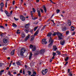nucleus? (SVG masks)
Wrapping results in <instances>:
<instances>
[{
	"label": "nucleus",
	"instance_id": "obj_60",
	"mask_svg": "<svg viewBox=\"0 0 76 76\" xmlns=\"http://www.w3.org/2000/svg\"><path fill=\"white\" fill-rule=\"evenodd\" d=\"M39 0H36V2H39Z\"/></svg>",
	"mask_w": 76,
	"mask_h": 76
},
{
	"label": "nucleus",
	"instance_id": "obj_3",
	"mask_svg": "<svg viewBox=\"0 0 76 76\" xmlns=\"http://www.w3.org/2000/svg\"><path fill=\"white\" fill-rule=\"evenodd\" d=\"M48 72V69H43L42 71H41V73H42V74L43 75H46Z\"/></svg>",
	"mask_w": 76,
	"mask_h": 76
},
{
	"label": "nucleus",
	"instance_id": "obj_51",
	"mask_svg": "<svg viewBox=\"0 0 76 76\" xmlns=\"http://www.w3.org/2000/svg\"><path fill=\"white\" fill-rule=\"evenodd\" d=\"M0 28H3V26H0Z\"/></svg>",
	"mask_w": 76,
	"mask_h": 76
},
{
	"label": "nucleus",
	"instance_id": "obj_9",
	"mask_svg": "<svg viewBox=\"0 0 76 76\" xmlns=\"http://www.w3.org/2000/svg\"><path fill=\"white\" fill-rule=\"evenodd\" d=\"M47 43V42L46 41V39H43L42 40V44L43 45H45Z\"/></svg>",
	"mask_w": 76,
	"mask_h": 76
},
{
	"label": "nucleus",
	"instance_id": "obj_32",
	"mask_svg": "<svg viewBox=\"0 0 76 76\" xmlns=\"http://www.w3.org/2000/svg\"><path fill=\"white\" fill-rule=\"evenodd\" d=\"M56 53L57 54H58V55H60L61 54V52L58 51H57Z\"/></svg>",
	"mask_w": 76,
	"mask_h": 76
},
{
	"label": "nucleus",
	"instance_id": "obj_44",
	"mask_svg": "<svg viewBox=\"0 0 76 76\" xmlns=\"http://www.w3.org/2000/svg\"><path fill=\"white\" fill-rule=\"evenodd\" d=\"M53 56H55V55H56V53H53Z\"/></svg>",
	"mask_w": 76,
	"mask_h": 76
},
{
	"label": "nucleus",
	"instance_id": "obj_6",
	"mask_svg": "<svg viewBox=\"0 0 76 76\" xmlns=\"http://www.w3.org/2000/svg\"><path fill=\"white\" fill-rule=\"evenodd\" d=\"M30 48L32 49V51H34L36 50V46H32V45H30Z\"/></svg>",
	"mask_w": 76,
	"mask_h": 76
},
{
	"label": "nucleus",
	"instance_id": "obj_36",
	"mask_svg": "<svg viewBox=\"0 0 76 76\" xmlns=\"http://www.w3.org/2000/svg\"><path fill=\"white\" fill-rule=\"evenodd\" d=\"M56 12H57V13H58L59 12V10H56Z\"/></svg>",
	"mask_w": 76,
	"mask_h": 76
},
{
	"label": "nucleus",
	"instance_id": "obj_18",
	"mask_svg": "<svg viewBox=\"0 0 76 76\" xmlns=\"http://www.w3.org/2000/svg\"><path fill=\"white\" fill-rule=\"evenodd\" d=\"M43 9L44 10V11H45V13L47 11V9L46 8V7H45V6L44 5V6L43 7Z\"/></svg>",
	"mask_w": 76,
	"mask_h": 76
},
{
	"label": "nucleus",
	"instance_id": "obj_11",
	"mask_svg": "<svg viewBox=\"0 0 76 76\" xmlns=\"http://www.w3.org/2000/svg\"><path fill=\"white\" fill-rule=\"evenodd\" d=\"M7 39L4 38L3 40V42L4 44H7L8 42Z\"/></svg>",
	"mask_w": 76,
	"mask_h": 76
},
{
	"label": "nucleus",
	"instance_id": "obj_63",
	"mask_svg": "<svg viewBox=\"0 0 76 76\" xmlns=\"http://www.w3.org/2000/svg\"><path fill=\"white\" fill-rule=\"evenodd\" d=\"M54 56H53V57H52V59H54Z\"/></svg>",
	"mask_w": 76,
	"mask_h": 76
},
{
	"label": "nucleus",
	"instance_id": "obj_2",
	"mask_svg": "<svg viewBox=\"0 0 76 76\" xmlns=\"http://www.w3.org/2000/svg\"><path fill=\"white\" fill-rule=\"evenodd\" d=\"M49 42H50L48 45V47L50 48L53 45V44L54 42V41L52 39L51 37L50 38V39H49Z\"/></svg>",
	"mask_w": 76,
	"mask_h": 76
},
{
	"label": "nucleus",
	"instance_id": "obj_41",
	"mask_svg": "<svg viewBox=\"0 0 76 76\" xmlns=\"http://www.w3.org/2000/svg\"><path fill=\"white\" fill-rule=\"evenodd\" d=\"M24 31L26 33H28V30H27L26 29L24 30Z\"/></svg>",
	"mask_w": 76,
	"mask_h": 76
},
{
	"label": "nucleus",
	"instance_id": "obj_34",
	"mask_svg": "<svg viewBox=\"0 0 76 76\" xmlns=\"http://www.w3.org/2000/svg\"><path fill=\"white\" fill-rule=\"evenodd\" d=\"M38 28V27H36L34 28V31H35Z\"/></svg>",
	"mask_w": 76,
	"mask_h": 76
},
{
	"label": "nucleus",
	"instance_id": "obj_55",
	"mask_svg": "<svg viewBox=\"0 0 76 76\" xmlns=\"http://www.w3.org/2000/svg\"><path fill=\"white\" fill-rule=\"evenodd\" d=\"M13 62V61H11V62L10 63V64H11L12 63V62Z\"/></svg>",
	"mask_w": 76,
	"mask_h": 76
},
{
	"label": "nucleus",
	"instance_id": "obj_40",
	"mask_svg": "<svg viewBox=\"0 0 76 76\" xmlns=\"http://www.w3.org/2000/svg\"><path fill=\"white\" fill-rule=\"evenodd\" d=\"M17 65H20V63L19 62H17Z\"/></svg>",
	"mask_w": 76,
	"mask_h": 76
},
{
	"label": "nucleus",
	"instance_id": "obj_62",
	"mask_svg": "<svg viewBox=\"0 0 76 76\" xmlns=\"http://www.w3.org/2000/svg\"><path fill=\"white\" fill-rule=\"evenodd\" d=\"M22 73V70H20V73Z\"/></svg>",
	"mask_w": 76,
	"mask_h": 76
},
{
	"label": "nucleus",
	"instance_id": "obj_20",
	"mask_svg": "<svg viewBox=\"0 0 76 76\" xmlns=\"http://www.w3.org/2000/svg\"><path fill=\"white\" fill-rule=\"evenodd\" d=\"M57 49V48H56V46H53V51H56Z\"/></svg>",
	"mask_w": 76,
	"mask_h": 76
},
{
	"label": "nucleus",
	"instance_id": "obj_54",
	"mask_svg": "<svg viewBox=\"0 0 76 76\" xmlns=\"http://www.w3.org/2000/svg\"><path fill=\"white\" fill-rule=\"evenodd\" d=\"M5 13L6 14H8V13L7 12V11H5Z\"/></svg>",
	"mask_w": 76,
	"mask_h": 76
},
{
	"label": "nucleus",
	"instance_id": "obj_21",
	"mask_svg": "<svg viewBox=\"0 0 76 76\" xmlns=\"http://www.w3.org/2000/svg\"><path fill=\"white\" fill-rule=\"evenodd\" d=\"M32 55V52H31L30 53V56H29V59H31V58Z\"/></svg>",
	"mask_w": 76,
	"mask_h": 76
},
{
	"label": "nucleus",
	"instance_id": "obj_50",
	"mask_svg": "<svg viewBox=\"0 0 76 76\" xmlns=\"http://www.w3.org/2000/svg\"><path fill=\"white\" fill-rule=\"evenodd\" d=\"M7 16H8V17H9L10 16V14H6Z\"/></svg>",
	"mask_w": 76,
	"mask_h": 76
},
{
	"label": "nucleus",
	"instance_id": "obj_24",
	"mask_svg": "<svg viewBox=\"0 0 76 76\" xmlns=\"http://www.w3.org/2000/svg\"><path fill=\"white\" fill-rule=\"evenodd\" d=\"M25 36H26L24 35V33H22V34H21L22 37L23 38L24 37H25Z\"/></svg>",
	"mask_w": 76,
	"mask_h": 76
},
{
	"label": "nucleus",
	"instance_id": "obj_8",
	"mask_svg": "<svg viewBox=\"0 0 76 76\" xmlns=\"http://www.w3.org/2000/svg\"><path fill=\"white\" fill-rule=\"evenodd\" d=\"M37 12H38V16L39 17H41V15H40V10H39V8H37Z\"/></svg>",
	"mask_w": 76,
	"mask_h": 76
},
{
	"label": "nucleus",
	"instance_id": "obj_5",
	"mask_svg": "<svg viewBox=\"0 0 76 76\" xmlns=\"http://www.w3.org/2000/svg\"><path fill=\"white\" fill-rule=\"evenodd\" d=\"M38 31H37L34 34V35L32 36L31 37L32 38H31V40L30 41H32L34 39V36L37 35L38 34Z\"/></svg>",
	"mask_w": 76,
	"mask_h": 76
},
{
	"label": "nucleus",
	"instance_id": "obj_28",
	"mask_svg": "<svg viewBox=\"0 0 76 76\" xmlns=\"http://www.w3.org/2000/svg\"><path fill=\"white\" fill-rule=\"evenodd\" d=\"M28 73V75H31V72L29 71H28L27 72Z\"/></svg>",
	"mask_w": 76,
	"mask_h": 76
},
{
	"label": "nucleus",
	"instance_id": "obj_43",
	"mask_svg": "<svg viewBox=\"0 0 76 76\" xmlns=\"http://www.w3.org/2000/svg\"><path fill=\"white\" fill-rule=\"evenodd\" d=\"M40 11H41V12L42 13H43V12H44V10L42 9H40Z\"/></svg>",
	"mask_w": 76,
	"mask_h": 76
},
{
	"label": "nucleus",
	"instance_id": "obj_16",
	"mask_svg": "<svg viewBox=\"0 0 76 76\" xmlns=\"http://www.w3.org/2000/svg\"><path fill=\"white\" fill-rule=\"evenodd\" d=\"M29 26H30V23H29L28 24H27L25 25L24 26V27L26 28H28L29 27Z\"/></svg>",
	"mask_w": 76,
	"mask_h": 76
},
{
	"label": "nucleus",
	"instance_id": "obj_49",
	"mask_svg": "<svg viewBox=\"0 0 76 76\" xmlns=\"http://www.w3.org/2000/svg\"><path fill=\"white\" fill-rule=\"evenodd\" d=\"M2 64L1 63H0V67H1L2 66Z\"/></svg>",
	"mask_w": 76,
	"mask_h": 76
},
{
	"label": "nucleus",
	"instance_id": "obj_12",
	"mask_svg": "<svg viewBox=\"0 0 76 76\" xmlns=\"http://www.w3.org/2000/svg\"><path fill=\"white\" fill-rule=\"evenodd\" d=\"M61 29H62V30L63 31H65L66 30V28L64 26H62Z\"/></svg>",
	"mask_w": 76,
	"mask_h": 76
},
{
	"label": "nucleus",
	"instance_id": "obj_7",
	"mask_svg": "<svg viewBox=\"0 0 76 76\" xmlns=\"http://www.w3.org/2000/svg\"><path fill=\"white\" fill-rule=\"evenodd\" d=\"M20 19L22 21H25V17H24L23 15H21L20 16Z\"/></svg>",
	"mask_w": 76,
	"mask_h": 76
},
{
	"label": "nucleus",
	"instance_id": "obj_14",
	"mask_svg": "<svg viewBox=\"0 0 76 76\" xmlns=\"http://www.w3.org/2000/svg\"><path fill=\"white\" fill-rule=\"evenodd\" d=\"M60 43L61 44V45H64V44H65V41H64V40H62L60 42Z\"/></svg>",
	"mask_w": 76,
	"mask_h": 76
},
{
	"label": "nucleus",
	"instance_id": "obj_57",
	"mask_svg": "<svg viewBox=\"0 0 76 76\" xmlns=\"http://www.w3.org/2000/svg\"><path fill=\"white\" fill-rule=\"evenodd\" d=\"M70 71L69 69H68V73H69V72Z\"/></svg>",
	"mask_w": 76,
	"mask_h": 76
},
{
	"label": "nucleus",
	"instance_id": "obj_58",
	"mask_svg": "<svg viewBox=\"0 0 76 76\" xmlns=\"http://www.w3.org/2000/svg\"><path fill=\"white\" fill-rule=\"evenodd\" d=\"M5 7H7V3H6V4H5Z\"/></svg>",
	"mask_w": 76,
	"mask_h": 76
},
{
	"label": "nucleus",
	"instance_id": "obj_46",
	"mask_svg": "<svg viewBox=\"0 0 76 76\" xmlns=\"http://www.w3.org/2000/svg\"><path fill=\"white\" fill-rule=\"evenodd\" d=\"M33 32V29L30 30V32H31V33H32Z\"/></svg>",
	"mask_w": 76,
	"mask_h": 76
},
{
	"label": "nucleus",
	"instance_id": "obj_19",
	"mask_svg": "<svg viewBox=\"0 0 76 76\" xmlns=\"http://www.w3.org/2000/svg\"><path fill=\"white\" fill-rule=\"evenodd\" d=\"M15 50L12 51L11 53V55L12 56L14 55V54H15Z\"/></svg>",
	"mask_w": 76,
	"mask_h": 76
},
{
	"label": "nucleus",
	"instance_id": "obj_64",
	"mask_svg": "<svg viewBox=\"0 0 76 76\" xmlns=\"http://www.w3.org/2000/svg\"><path fill=\"white\" fill-rule=\"evenodd\" d=\"M31 76H35V75H31Z\"/></svg>",
	"mask_w": 76,
	"mask_h": 76
},
{
	"label": "nucleus",
	"instance_id": "obj_35",
	"mask_svg": "<svg viewBox=\"0 0 76 76\" xmlns=\"http://www.w3.org/2000/svg\"><path fill=\"white\" fill-rule=\"evenodd\" d=\"M69 31H67L66 32V35H67L68 34H69Z\"/></svg>",
	"mask_w": 76,
	"mask_h": 76
},
{
	"label": "nucleus",
	"instance_id": "obj_53",
	"mask_svg": "<svg viewBox=\"0 0 76 76\" xmlns=\"http://www.w3.org/2000/svg\"><path fill=\"white\" fill-rule=\"evenodd\" d=\"M7 70H8L9 69V67H7Z\"/></svg>",
	"mask_w": 76,
	"mask_h": 76
},
{
	"label": "nucleus",
	"instance_id": "obj_47",
	"mask_svg": "<svg viewBox=\"0 0 76 76\" xmlns=\"http://www.w3.org/2000/svg\"><path fill=\"white\" fill-rule=\"evenodd\" d=\"M49 1H50V2H51V3H52L53 4H55V3L53 2V1H52V0H49Z\"/></svg>",
	"mask_w": 76,
	"mask_h": 76
},
{
	"label": "nucleus",
	"instance_id": "obj_10",
	"mask_svg": "<svg viewBox=\"0 0 76 76\" xmlns=\"http://www.w3.org/2000/svg\"><path fill=\"white\" fill-rule=\"evenodd\" d=\"M0 6H1V10L2 12H3V10H2V8L3 7H4V4L2 2L1 4H0Z\"/></svg>",
	"mask_w": 76,
	"mask_h": 76
},
{
	"label": "nucleus",
	"instance_id": "obj_17",
	"mask_svg": "<svg viewBox=\"0 0 76 76\" xmlns=\"http://www.w3.org/2000/svg\"><path fill=\"white\" fill-rule=\"evenodd\" d=\"M67 23L68 24V26H71V20H67Z\"/></svg>",
	"mask_w": 76,
	"mask_h": 76
},
{
	"label": "nucleus",
	"instance_id": "obj_42",
	"mask_svg": "<svg viewBox=\"0 0 76 76\" xmlns=\"http://www.w3.org/2000/svg\"><path fill=\"white\" fill-rule=\"evenodd\" d=\"M12 4H13V5H14L15 4V0H13V2H12Z\"/></svg>",
	"mask_w": 76,
	"mask_h": 76
},
{
	"label": "nucleus",
	"instance_id": "obj_48",
	"mask_svg": "<svg viewBox=\"0 0 76 76\" xmlns=\"http://www.w3.org/2000/svg\"><path fill=\"white\" fill-rule=\"evenodd\" d=\"M9 75H10V76H13V75H12L9 72Z\"/></svg>",
	"mask_w": 76,
	"mask_h": 76
},
{
	"label": "nucleus",
	"instance_id": "obj_22",
	"mask_svg": "<svg viewBox=\"0 0 76 76\" xmlns=\"http://www.w3.org/2000/svg\"><path fill=\"white\" fill-rule=\"evenodd\" d=\"M51 33H49L48 34H47V36L48 37H50L51 35Z\"/></svg>",
	"mask_w": 76,
	"mask_h": 76
},
{
	"label": "nucleus",
	"instance_id": "obj_37",
	"mask_svg": "<svg viewBox=\"0 0 76 76\" xmlns=\"http://www.w3.org/2000/svg\"><path fill=\"white\" fill-rule=\"evenodd\" d=\"M46 26V25H45V26H44V27H42V29H41V30H44L45 28V27Z\"/></svg>",
	"mask_w": 76,
	"mask_h": 76
},
{
	"label": "nucleus",
	"instance_id": "obj_45",
	"mask_svg": "<svg viewBox=\"0 0 76 76\" xmlns=\"http://www.w3.org/2000/svg\"><path fill=\"white\" fill-rule=\"evenodd\" d=\"M30 13H31V16H33L32 11H31V12H30Z\"/></svg>",
	"mask_w": 76,
	"mask_h": 76
},
{
	"label": "nucleus",
	"instance_id": "obj_56",
	"mask_svg": "<svg viewBox=\"0 0 76 76\" xmlns=\"http://www.w3.org/2000/svg\"><path fill=\"white\" fill-rule=\"evenodd\" d=\"M68 63V62H66V63H65V65H66Z\"/></svg>",
	"mask_w": 76,
	"mask_h": 76
},
{
	"label": "nucleus",
	"instance_id": "obj_30",
	"mask_svg": "<svg viewBox=\"0 0 76 76\" xmlns=\"http://www.w3.org/2000/svg\"><path fill=\"white\" fill-rule=\"evenodd\" d=\"M32 75H36V72L35 71H33V74Z\"/></svg>",
	"mask_w": 76,
	"mask_h": 76
},
{
	"label": "nucleus",
	"instance_id": "obj_1",
	"mask_svg": "<svg viewBox=\"0 0 76 76\" xmlns=\"http://www.w3.org/2000/svg\"><path fill=\"white\" fill-rule=\"evenodd\" d=\"M56 35L58 36V38L59 40H61L63 39V35L61 33L55 32V33H53V34L52 35L53 36H55Z\"/></svg>",
	"mask_w": 76,
	"mask_h": 76
},
{
	"label": "nucleus",
	"instance_id": "obj_33",
	"mask_svg": "<svg viewBox=\"0 0 76 76\" xmlns=\"http://www.w3.org/2000/svg\"><path fill=\"white\" fill-rule=\"evenodd\" d=\"M14 20L15 21H17L19 20V19L18 18H15V17H14Z\"/></svg>",
	"mask_w": 76,
	"mask_h": 76
},
{
	"label": "nucleus",
	"instance_id": "obj_52",
	"mask_svg": "<svg viewBox=\"0 0 76 76\" xmlns=\"http://www.w3.org/2000/svg\"><path fill=\"white\" fill-rule=\"evenodd\" d=\"M17 74V72H13V74H14V75Z\"/></svg>",
	"mask_w": 76,
	"mask_h": 76
},
{
	"label": "nucleus",
	"instance_id": "obj_61",
	"mask_svg": "<svg viewBox=\"0 0 76 76\" xmlns=\"http://www.w3.org/2000/svg\"><path fill=\"white\" fill-rule=\"evenodd\" d=\"M15 62L13 63V65L14 66H15Z\"/></svg>",
	"mask_w": 76,
	"mask_h": 76
},
{
	"label": "nucleus",
	"instance_id": "obj_29",
	"mask_svg": "<svg viewBox=\"0 0 76 76\" xmlns=\"http://www.w3.org/2000/svg\"><path fill=\"white\" fill-rule=\"evenodd\" d=\"M20 33V32L19 30H18L17 31V34H19Z\"/></svg>",
	"mask_w": 76,
	"mask_h": 76
},
{
	"label": "nucleus",
	"instance_id": "obj_27",
	"mask_svg": "<svg viewBox=\"0 0 76 76\" xmlns=\"http://www.w3.org/2000/svg\"><path fill=\"white\" fill-rule=\"evenodd\" d=\"M32 18V19L34 20H35L37 19L36 17H33V16H31Z\"/></svg>",
	"mask_w": 76,
	"mask_h": 76
},
{
	"label": "nucleus",
	"instance_id": "obj_39",
	"mask_svg": "<svg viewBox=\"0 0 76 76\" xmlns=\"http://www.w3.org/2000/svg\"><path fill=\"white\" fill-rule=\"evenodd\" d=\"M32 10L33 11V12H36L35 9H34V8H32Z\"/></svg>",
	"mask_w": 76,
	"mask_h": 76
},
{
	"label": "nucleus",
	"instance_id": "obj_15",
	"mask_svg": "<svg viewBox=\"0 0 76 76\" xmlns=\"http://www.w3.org/2000/svg\"><path fill=\"white\" fill-rule=\"evenodd\" d=\"M44 52H45V50L42 49V50H41L39 51V53L40 54H42L44 53Z\"/></svg>",
	"mask_w": 76,
	"mask_h": 76
},
{
	"label": "nucleus",
	"instance_id": "obj_31",
	"mask_svg": "<svg viewBox=\"0 0 76 76\" xmlns=\"http://www.w3.org/2000/svg\"><path fill=\"white\" fill-rule=\"evenodd\" d=\"M68 59H69V57H67L66 58H65V61H66L68 60Z\"/></svg>",
	"mask_w": 76,
	"mask_h": 76
},
{
	"label": "nucleus",
	"instance_id": "obj_26",
	"mask_svg": "<svg viewBox=\"0 0 76 76\" xmlns=\"http://www.w3.org/2000/svg\"><path fill=\"white\" fill-rule=\"evenodd\" d=\"M4 72V70H2L0 71V75H2V73H3Z\"/></svg>",
	"mask_w": 76,
	"mask_h": 76
},
{
	"label": "nucleus",
	"instance_id": "obj_4",
	"mask_svg": "<svg viewBox=\"0 0 76 76\" xmlns=\"http://www.w3.org/2000/svg\"><path fill=\"white\" fill-rule=\"evenodd\" d=\"M26 50L25 49L23 48L21 49V51H20V55L21 56H23V53L26 51Z\"/></svg>",
	"mask_w": 76,
	"mask_h": 76
},
{
	"label": "nucleus",
	"instance_id": "obj_25",
	"mask_svg": "<svg viewBox=\"0 0 76 76\" xmlns=\"http://www.w3.org/2000/svg\"><path fill=\"white\" fill-rule=\"evenodd\" d=\"M12 26L16 28L17 27V26L16 25V24H15V23H13V24L12 25Z\"/></svg>",
	"mask_w": 76,
	"mask_h": 76
},
{
	"label": "nucleus",
	"instance_id": "obj_13",
	"mask_svg": "<svg viewBox=\"0 0 76 76\" xmlns=\"http://www.w3.org/2000/svg\"><path fill=\"white\" fill-rule=\"evenodd\" d=\"M29 37H30V35L29 34H28V35L26 36V38L25 39L24 41H27V40H28V39L29 38Z\"/></svg>",
	"mask_w": 76,
	"mask_h": 76
},
{
	"label": "nucleus",
	"instance_id": "obj_38",
	"mask_svg": "<svg viewBox=\"0 0 76 76\" xmlns=\"http://www.w3.org/2000/svg\"><path fill=\"white\" fill-rule=\"evenodd\" d=\"M69 76H72V72H69Z\"/></svg>",
	"mask_w": 76,
	"mask_h": 76
},
{
	"label": "nucleus",
	"instance_id": "obj_59",
	"mask_svg": "<svg viewBox=\"0 0 76 76\" xmlns=\"http://www.w3.org/2000/svg\"><path fill=\"white\" fill-rule=\"evenodd\" d=\"M74 34H75V32L74 31L73 32L72 34L73 35H74Z\"/></svg>",
	"mask_w": 76,
	"mask_h": 76
},
{
	"label": "nucleus",
	"instance_id": "obj_23",
	"mask_svg": "<svg viewBox=\"0 0 76 76\" xmlns=\"http://www.w3.org/2000/svg\"><path fill=\"white\" fill-rule=\"evenodd\" d=\"M71 31H74V27L72 26H71Z\"/></svg>",
	"mask_w": 76,
	"mask_h": 76
}]
</instances>
